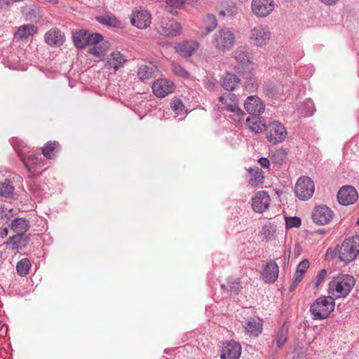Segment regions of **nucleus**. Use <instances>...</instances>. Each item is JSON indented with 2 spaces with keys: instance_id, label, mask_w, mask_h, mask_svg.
Here are the masks:
<instances>
[{
  "instance_id": "nucleus-1",
  "label": "nucleus",
  "mask_w": 359,
  "mask_h": 359,
  "mask_svg": "<svg viewBox=\"0 0 359 359\" xmlns=\"http://www.w3.org/2000/svg\"><path fill=\"white\" fill-rule=\"evenodd\" d=\"M355 284L353 276L341 273L333 277L328 284V293L333 298H345L352 290Z\"/></svg>"
},
{
  "instance_id": "nucleus-2",
  "label": "nucleus",
  "mask_w": 359,
  "mask_h": 359,
  "mask_svg": "<svg viewBox=\"0 0 359 359\" xmlns=\"http://www.w3.org/2000/svg\"><path fill=\"white\" fill-rule=\"evenodd\" d=\"M335 302L333 297L322 296L314 301L310 306L309 311L312 319L322 320L327 318L334 310Z\"/></svg>"
},
{
  "instance_id": "nucleus-3",
  "label": "nucleus",
  "mask_w": 359,
  "mask_h": 359,
  "mask_svg": "<svg viewBox=\"0 0 359 359\" xmlns=\"http://www.w3.org/2000/svg\"><path fill=\"white\" fill-rule=\"evenodd\" d=\"M235 39L234 33L229 28L223 27L213 34L212 44L219 52L225 53L234 46Z\"/></svg>"
},
{
  "instance_id": "nucleus-4",
  "label": "nucleus",
  "mask_w": 359,
  "mask_h": 359,
  "mask_svg": "<svg viewBox=\"0 0 359 359\" xmlns=\"http://www.w3.org/2000/svg\"><path fill=\"white\" fill-rule=\"evenodd\" d=\"M359 253V236L346 238L341 243L339 250L338 257L341 262L346 264L354 260Z\"/></svg>"
},
{
  "instance_id": "nucleus-5",
  "label": "nucleus",
  "mask_w": 359,
  "mask_h": 359,
  "mask_svg": "<svg viewBox=\"0 0 359 359\" xmlns=\"http://www.w3.org/2000/svg\"><path fill=\"white\" fill-rule=\"evenodd\" d=\"M13 147L30 175H34L37 168L43 165V161L40 154H28L29 152V148L26 146L20 147V145H14Z\"/></svg>"
},
{
  "instance_id": "nucleus-6",
  "label": "nucleus",
  "mask_w": 359,
  "mask_h": 359,
  "mask_svg": "<svg viewBox=\"0 0 359 359\" xmlns=\"http://www.w3.org/2000/svg\"><path fill=\"white\" fill-rule=\"evenodd\" d=\"M219 101L224 105L226 110L233 114L231 118L234 121L240 122L243 119L245 113L238 105L239 99L236 95L230 93H226L220 96Z\"/></svg>"
},
{
  "instance_id": "nucleus-7",
  "label": "nucleus",
  "mask_w": 359,
  "mask_h": 359,
  "mask_svg": "<svg viewBox=\"0 0 359 359\" xmlns=\"http://www.w3.org/2000/svg\"><path fill=\"white\" fill-rule=\"evenodd\" d=\"M73 41L76 48L83 49L86 46L100 42L103 39L102 34L98 33H90L86 29H80L73 34Z\"/></svg>"
},
{
  "instance_id": "nucleus-8",
  "label": "nucleus",
  "mask_w": 359,
  "mask_h": 359,
  "mask_svg": "<svg viewBox=\"0 0 359 359\" xmlns=\"http://www.w3.org/2000/svg\"><path fill=\"white\" fill-rule=\"evenodd\" d=\"M155 29L165 36H176L182 33V26L173 18H162L155 25Z\"/></svg>"
},
{
  "instance_id": "nucleus-9",
  "label": "nucleus",
  "mask_w": 359,
  "mask_h": 359,
  "mask_svg": "<svg viewBox=\"0 0 359 359\" xmlns=\"http://www.w3.org/2000/svg\"><path fill=\"white\" fill-rule=\"evenodd\" d=\"M265 130L267 140L273 144L283 142L287 135L286 128L279 121L270 123Z\"/></svg>"
},
{
  "instance_id": "nucleus-10",
  "label": "nucleus",
  "mask_w": 359,
  "mask_h": 359,
  "mask_svg": "<svg viewBox=\"0 0 359 359\" xmlns=\"http://www.w3.org/2000/svg\"><path fill=\"white\" fill-rule=\"evenodd\" d=\"M315 190L313 181L309 177H301L297 180L294 191L296 196L301 201H306L312 197Z\"/></svg>"
},
{
  "instance_id": "nucleus-11",
  "label": "nucleus",
  "mask_w": 359,
  "mask_h": 359,
  "mask_svg": "<svg viewBox=\"0 0 359 359\" xmlns=\"http://www.w3.org/2000/svg\"><path fill=\"white\" fill-rule=\"evenodd\" d=\"M233 57L236 62V68L239 72L252 70L255 68V64L250 58L248 48L238 47L233 52Z\"/></svg>"
},
{
  "instance_id": "nucleus-12",
  "label": "nucleus",
  "mask_w": 359,
  "mask_h": 359,
  "mask_svg": "<svg viewBox=\"0 0 359 359\" xmlns=\"http://www.w3.org/2000/svg\"><path fill=\"white\" fill-rule=\"evenodd\" d=\"M271 37L269 28L266 25H258L250 31V42L256 46L266 45Z\"/></svg>"
},
{
  "instance_id": "nucleus-13",
  "label": "nucleus",
  "mask_w": 359,
  "mask_h": 359,
  "mask_svg": "<svg viewBox=\"0 0 359 359\" xmlns=\"http://www.w3.org/2000/svg\"><path fill=\"white\" fill-rule=\"evenodd\" d=\"M151 20L150 13L142 7L135 8L130 16L131 24L139 29H144L149 27L151 24Z\"/></svg>"
},
{
  "instance_id": "nucleus-14",
  "label": "nucleus",
  "mask_w": 359,
  "mask_h": 359,
  "mask_svg": "<svg viewBox=\"0 0 359 359\" xmlns=\"http://www.w3.org/2000/svg\"><path fill=\"white\" fill-rule=\"evenodd\" d=\"M334 212L327 205H320L314 208L312 218L316 224H327L333 218Z\"/></svg>"
},
{
  "instance_id": "nucleus-15",
  "label": "nucleus",
  "mask_w": 359,
  "mask_h": 359,
  "mask_svg": "<svg viewBox=\"0 0 359 359\" xmlns=\"http://www.w3.org/2000/svg\"><path fill=\"white\" fill-rule=\"evenodd\" d=\"M358 198V192L352 186H344L337 193V200L343 205L353 204Z\"/></svg>"
},
{
  "instance_id": "nucleus-16",
  "label": "nucleus",
  "mask_w": 359,
  "mask_h": 359,
  "mask_svg": "<svg viewBox=\"0 0 359 359\" xmlns=\"http://www.w3.org/2000/svg\"><path fill=\"white\" fill-rule=\"evenodd\" d=\"M274 9L273 0H252V10L258 17H266Z\"/></svg>"
},
{
  "instance_id": "nucleus-17",
  "label": "nucleus",
  "mask_w": 359,
  "mask_h": 359,
  "mask_svg": "<svg viewBox=\"0 0 359 359\" xmlns=\"http://www.w3.org/2000/svg\"><path fill=\"white\" fill-rule=\"evenodd\" d=\"M175 86L173 82L165 79L156 80L152 85V91L158 97H164L172 93Z\"/></svg>"
},
{
  "instance_id": "nucleus-18",
  "label": "nucleus",
  "mask_w": 359,
  "mask_h": 359,
  "mask_svg": "<svg viewBox=\"0 0 359 359\" xmlns=\"http://www.w3.org/2000/svg\"><path fill=\"white\" fill-rule=\"evenodd\" d=\"M244 108L251 114L260 115L264 111L265 106L259 97L250 95L245 100Z\"/></svg>"
},
{
  "instance_id": "nucleus-19",
  "label": "nucleus",
  "mask_w": 359,
  "mask_h": 359,
  "mask_svg": "<svg viewBox=\"0 0 359 359\" xmlns=\"http://www.w3.org/2000/svg\"><path fill=\"white\" fill-rule=\"evenodd\" d=\"M270 201V196L266 191H258L252 198V208L255 212H263L269 208Z\"/></svg>"
},
{
  "instance_id": "nucleus-20",
  "label": "nucleus",
  "mask_w": 359,
  "mask_h": 359,
  "mask_svg": "<svg viewBox=\"0 0 359 359\" xmlns=\"http://www.w3.org/2000/svg\"><path fill=\"white\" fill-rule=\"evenodd\" d=\"M241 354V346L240 344L230 341L226 342L222 349L221 359H239Z\"/></svg>"
},
{
  "instance_id": "nucleus-21",
  "label": "nucleus",
  "mask_w": 359,
  "mask_h": 359,
  "mask_svg": "<svg viewBox=\"0 0 359 359\" xmlns=\"http://www.w3.org/2000/svg\"><path fill=\"white\" fill-rule=\"evenodd\" d=\"M29 242V236L25 234H16L10 237L4 244L12 251L24 249Z\"/></svg>"
},
{
  "instance_id": "nucleus-22",
  "label": "nucleus",
  "mask_w": 359,
  "mask_h": 359,
  "mask_svg": "<svg viewBox=\"0 0 359 359\" xmlns=\"http://www.w3.org/2000/svg\"><path fill=\"white\" fill-rule=\"evenodd\" d=\"M104 60L107 65L115 71L123 67L127 61L126 56L118 50L111 53Z\"/></svg>"
},
{
  "instance_id": "nucleus-23",
  "label": "nucleus",
  "mask_w": 359,
  "mask_h": 359,
  "mask_svg": "<svg viewBox=\"0 0 359 359\" xmlns=\"http://www.w3.org/2000/svg\"><path fill=\"white\" fill-rule=\"evenodd\" d=\"M279 273V268L278 264L271 261L265 265L262 272V278L265 283H273L278 278Z\"/></svg>"
},
{
  "instance_id": "nucleus-24",
  "label": "nucleus",
  "mask_w": 359,
  "mask_h": 359,
  "mask_svg": "<svg viewBox=\"0 0 359 359\" xmlns=\"http://www.w3.org/2000/svg\"><path fill=\"white\" fill-rule=\"evenodd\" d=\"M199 43L195 41H184L178 43L176 51L182 57H191L198 48Z\"/></svg>"
},
{
  "instance_id": "nucleus-25",
  "label": "nucleus",
  "mask_w": 359,
  "mask_h": 359,
  "mask_svg": "<svg viewBox=\"0 0 359 359\" xmlns=\"http://www.w3.org/2000/svg\"><path fill=\"white\" fill-rule=\"evenodd\" d=\"M44 37L45 41L50 46H60L65 41L64 34L57 29L49 30Z\"/></svg>"
},
{
  "instance_id": "nucleus-26",
  "label": "nucleus",
  "mask_w": 359,
  "mask_h": 359,
  "mask_svg": "<svg viewBox=\"0 0 359 359\" xmlns=\"http://www.w3.org/2000/svg\"><path fill=\"white\" fill-rule=\"evenodd\" d=\"M8 226L17 234H25L30 228V222L25 218L16 217L11 221Z\"/></svg>"
},
{
  "instance_id": "nucleus-27",
  "label": "nucleus",
  "mask_w": 359,
  "mask_h": 359,
  "mask_svg": "<svg viewBox=\"0 0 359 359\" xmlns=\"http://www.w3.org/2000/svg\"><path fill=\"white\" fill-rule=\"evenodd\" d=\"M245 331L250 335L257 337L262 331V323L259 318H250L246 325Z\"/></svg>"
},
{
  "instance_id": "nucleus-28",
  "label": "nucleus",
  "mask_w": 359,
  "mask_h": 359,
  "mask_svg": "<svg viewBox=\"0 0 359 359\" xmlns=\"http://www.w3.org/2000/svg\"><path fill=\"white\" fill-rule=\"evenodd\" d=\"M241 80L238 76L232 73H226L222 79V86L226 90H233L239 84Z\"/></svg>"
},
{
  "instance_id": "nucleus-29",
  "label": "nucleus",
  "mask_w": 359,
  "mask_h": 359,
  "mask_svg": "<svg viewBox=\"0 0 359 359\" xmlns=\"http://www.w3.org/2000/svg\"><path fill=\"white\" fill-rule=\"evenodd\" d=\"M245 79V89L249 93L256 91L259 87L258 79L252 74L251 70L243 72Z\"/></svg>"
},
{
  "instance_id": "nucleus-30",
  "label": "nucleus",
  "mask_w": 359,
  "mask_h": 359,
  "mask_svg": "<svg viewBox=\"0 0 359 359\" xmlns=\"http://www.w3.org/2000/svg\"><path fill=\"white\" fill-rule=\"evenodd\" d=\"M110 45L109 41L103 39L100 42L93 43L92 47L88 49V53L95 57H100L109 49Z\"/></svg>"
},
{
  "instance_id": "nucleus-31",
  "label": "nucleus",
  "mask_w": 359,
  "mask_h": 359,
  "mask_svg": "<svg viewBox=\"0 0 359 359\" xmlns=\"http://www.w3.org/2000/svg\"><path fill=\"white\" fill-rule=\"evenodd\" d=\"M156 72V68L151 65H140L138 68L137 76L142 81L145 82L153 78Z\"/></svg>"
},
{
  "instance_id": "nucleus-32",
  "label": "nucleus",
  "mask_w": 359,
  "mask_h": 359,
  "mask_svg": "<svg viewBox=\"0 0 359 359\" xmlns=\"http://www.w3.org/2000/svg\"><path fill=\"white\" fill-rule=\"evenodd\" d=\"M222 289L230 294H238L242 288L239 278H230L227 280V284H222Z\"/></svg>"
},
{
  "instance_id": "nucleus-33",
  "label": "nucleus",
  "mask_w": 359,
  "mask_h": 359,
  "mask_svg": "<svg viewBox=\"0 0 359 359\" xmlns=\"http://www.w3.org/2000/svg\"><path fill=\"white\" fill-rule=\"evenodd\" d=\"M15 194V188L13 182L9 180H5L0 182V196L5 198H13Z\"/></svg>"
},
{
  "instance_id": "nucleus-34",
  "label": "nucleus",
  "mask_w": 359,
  "mask_h": 359,
  "mask_svg": "<svg viewBox=\"0 0 359 359\" xmlns=\"http://www.w3.org/2000/svg\"><path fill=\"white\" fill-rule=\"evenodd\" d=\"M249 183L252 187H257L264 182V177L263 175V171L261 169L258 168H255V169L250 168L249 170Z\"/></svg>"
},
{
  "instance_id": "nucleus-35",
  "label": "nucleus",
  "mask_w": 359,
  "mask_h": 359,
  "mask_svg": "<svg viewBox=\"0 0 359 359\" xmlns=\"http://www.w3.org/2000/svg\"><path fill=\"white\" fill-rule=\"evenodd\" d=\"M37 31V28L34 25H24L20 26L15 35L20 39H25L34 34Z\"/></svg>"
},
{
  "instance_id": "nucleus-36",
  "label": "nucleus",
  "mask_w": 359,
  "mask_h": 359,
  "mask_svg": "<svg viewBox=\"0 0 359 359\" xmlns=\"http://www.w3.org/2000/svg\"><path fill=\"white\" fill-rule=\"evenodd\" d=\"M187 0H166L165 10L172 15L177 14V10L181 9Z\"/></svg>"
},
{
  "instance_id": "nucleus-37",
  "label": "nucleus",
  "mask_w": 359,
  "mask_h": 359,
  "mask_svg": "<svg viewBox=\"0 0 359 359\" xmlns=\"http://www.w3.org/2000/svg\"><path fill=\"white\" fill-rule=\"evenodd\" d=\"M217 26V20L216 17L212 14H208L204 19V29L205 32H203L204 35H207L212 32Z\"/></svg>"
},
{
  "instance_id": "nucleus-38",
  "label": "nucleus",
  "mask_w": 359,
  "mask_h": 359,
  "mask_svg": "<svg viewBox=\"0 0 359 359\" xmlns=\"http://www.w3.org/2000/svg\"><path fill=\"white\" fill-rule=\"evenodd\" d=\"M59 146L57 142H48L43 147V155L47 158H52L57 152V147Z\"/></svg>"
},
{
  "instance_id": "nucleus-39",
  "label": "nucleus",
  "mask_w": 359,
  "mask_h": 359,
  "mask_svg": "<svg viewBox=\"0 0 359 359\" xmlns=\"http://www.w3.org/2000/svg\"><path fill=\"white\" fill-rule=\"evenodd\" d=\"M31 263L27 258H24L20 260L16 265L17 273L21 276H26L30 270Z\"/></svg>"
},
{
  "instance_id": "nucleus-40",
  "label": "nucleus",
  "mask_w": 359,
  "mask_h": 359,
  "mask_svg": "<svg viewBox=\"0 0 359 359\" xmlns=\"http://www.w3.org/2000/svg\"><path fill=\"white\" fill-rule=\"evenodd\" d=\"M246 122L251 130L253 132L259 133L262 132L264 129L265 130V125L262 124L261 121L257 117H253L252 118L248 117L246 119Z\"/></svg>"
},
{
  "instance_id": "nucleus-41",
  "label": "nucleus",
  "mask_w": 359,
  "mask_h": 359,
  "mask_svg": "<svg viewBox=\"0 0 359 359\" xmlns=\"http://www.w3.org/2000/svg\"><path fill=\"white\" fill-rule=\"evenodd\" d=\"M96 20L102 24L111 27H117L118 26V21L115 17L111 16H98Z\"/></svg>"
},
{
  "instance_id": "nucleus-42",
  "label": "nucleus",
  "mask_w": 359,
  "mask_h": 359,
  "mask_svg": "<svg viewBox=\"0 0 359 359\" xmlns=\"http://www.w3.org/2000/svg\"><path fill=\"white\" fill-rule=\"evenodd\" d=\"M171 108L177 115H184L187 113L185 106L179 98H174L171 103Z\"/></svg>"
},
{
  "instance_id": "nucleus-43",
  "label": "nucleus",
  "mask_w": 359,
  "mask_h": 359,
  "mask_svg": "<svg viewBox=\"0 0 359 359\" xmlns=\"http://www.w3.org/2000/svg\"><path fill=\"white\" fill-rule=\"evenodd\" d=\"M276 229L273 226L264 225L262 229V236L267 241L272 240L275 237Z\"/></svg>"
},
{
  "instance_id": "nucleus-44",
  "label": "nucleus",
  "mask_w": 359,
  "mask_h": 359,
  "mask_svg": "<svg viewBox=\"0 0 359 359\" xmlns=\"http://www.w3.org/2000/svg\"><path fill=\"white\" fill-rule=\"evenodd\" d=\"M287 153L283 149H279L274 152V154L271 156V160L273 162L276 163L278 165H282L285 157Z\"/></svg>"
},
{
  "instance_id": "nucleus-45",
  "label": "nucleus",
  "mask_w": 359,
  "mask_h": 359,
  "mask_svg": "<svg viewBox=\"0 0 359 359\" xmlns=\"http://www.w3.org/2000/svg\"><path fill=\"white\" fill-rule=\"evenodd\" d=\"M236 6L233 2H227L225 9L219 11V15L222 16H230L233 15L236 13Z\"/></svg>"
},
{
  "instance_id": "nucleus-46",
  "label": "nucleus",
  "mask_w": 359,
  "mask_h": 359,
  "mask_svg": "<svg viewBox=\"0 0 359 359\" xmlns=\"http://www.w3.org/2000/svg\"><path fill=\"white\" fill-rule=\"evenodd\" d=\"M172 69L173 73L179 76L188 77L189 73L179 63L173 62L172 63Z\"/></svg>"
},
{
  "instance_id": "nucleus-47",
  "label": "nucleus",
  "mask_w": 359,
  "mask_h": 359,
  "mask_svg": "<svg viewBox=\"0 0 359 359\" xmlns=\"http://www.w3.org/2000/svg\"><path fill=\"white\" fill-rule=\"evenodd\" d=\"M287 331L283 329V328H281L277 335H276V344H277V346L278 348H282L283 346V345L285 344L286 340H287Z\"/></svg>"
},
{
  "instance_id": "nucleus-48",
  "label": "nucleus",
  "mask_w": 359,
  "mask_h": 359,
  "mask_svg": "<svg viewBox=\"0 0 359 359\" xmlns=\"http://www.w3.org/2000/svg\"><path fill=\"white\" fill-rule=\"evenodd\" d=\"M12 217V210H8L3 207H0V219L2 222L7 223Z\"/></svg>"
},
{
  "instance_id": "nucleus-49",
  "label": "nucleus",
  "mask_w": 359,
  "mask_h": 359,
  "mask_svg": "<svg viewBox=\"0 0 359 359\" xmlns=\"http://www.w3.org/2000/svg\"><path fill=\"white\" fill-rule=\"evenodd\" d=\"M302 224L301 219L297 217H292L286 219V228L299 227Z\"/></svg>"
},
{
  "instance_id": "nucleus-50",
  "label": "nucleus",
  "mask_w": 359,
  "mask_h": 359,
  "mask_svg": "<svg viewBox=\"0 0 359 359\" xmlns=\"http://www.w3.org/2000/svg\"><path fill=\"white\" fill-rule=\"evenodd\" d=\"M304 274L295 271L291 285L289 287V291L292 292L294 290L297 285L302 281Z\"/></svg>"
},
{
  "instance_id": "nucleus-51",
  "label": "nucleus",
  "mask_w": 359,
  "mask_h": 359,
  "mask_svg": "<svg viewBox=\"0 0 359 359\" xmlns=\"http://www.w3.org/2000/svg\"><path fill=\"white\" fill-rule=\"evenodd\" d=\"M203 84L207 89L212 90L217 87V81L214 78L206 77L203 80Z\"/></svg>"
},
{
  "instance_id": "nucleus-52",
  "label": "nucleus",
  "mask_w": 359,
  "mask_h": 359,
  "mask_svg": "<svg viewBox=\"0 0 359 359\" xmlns=\"http://www.w3.org/2000/svg\"><path fill=\"white\" fill-rule=\"evenodd\" d=\"M305 108L307 110L305 111V115L310 116H312L316 110L314 104L311 99H306L304 102Z\"/></svg>"
},
{
  "instance_id": "nucleus-53",
  "label": "nucleus",
  "mask_w": 359,
  "mask_h": 359,
  "mask_svg": "<svg viewBox=\"0 0 359 359\" xmlns=\"http://www.w3.org/2000/svg\"><path fill=\"white\" fill-rule=\"evenodd\" d=\"M309 261L308 259H304L300 262L297 266L296 271L298 273L304 274L309 266Z\"/></svg>"
},
{
  "instance_id": "nucleus-54",
  "label": "nucleus",
  "mask_w": 359,
  "mask_h": 359,
  "mask_svg": "<svg viewBox=\"0 0 359 359\" xmlns=\"http://www.w3.org/2000/svg\"><path fill=\"white\" fill-rule=\"evenodd\" d=\"M327 274V271L325 269L320 271L319 273L318 274V276L316 277V280L315 283L316 287H318V286H320L322 284V283L325 279Z\"/></svg>"
},
{
  "instance_id": "nucleus-55",
  "label": "nucleus",
  "mask_w": 359,
  "mask_h": 359,
  "mask_svg": "<svg viewBox=\"0 0 359 359\" xmlns=\"http://www.w3.org/2000/svg\"><path fill=\"white\" fill-rule=\"evenodd\" d=\"M290 247L285 248V250L284 251L283 255V260L284 263H288L290 261Z\"/></svg>"
},
{
  "instance_id": "nucleus-56",
  "label": "nucleus",
  "mask_w": 359,
  "mask_h": 359,
  "mask_svg": "<svg viewBox=\"0 0 359 359\" xmlns=\"http://www.w3.org/2000/svg\"><path fill=\"white\" fill-rule=\"evenodd\" d=\"M258 162L264 168H268L270 165L269 160L267 158L262 157L259 159Z\"/></svg>"
},
{
  "instance_id": "nucleus-57",
  "label": "nucleus",
  "mask_w": 359,
  "mask_h": 359,
  "mask_svg": "<svg viewBox=\"0 0 359 359\" xmlns=\"http://www.w3.org/2000/svg\"><path fill=\"white\" fill-rule=\"evenodd\" d=\"M11 4L10 0H0V8L2 9L6 6H9Z\"/></svg>"
},
{
  "instance_id": "nucleus-58",
  "label": "nucleus",
  "mask_w": 359,
  "mask_h": 359,
  "mask_svg": "<svg viewBox=\"0 0 359 359\" xmlns=\"http://www.w3.org/2000/svg\"><path fill=\"white\" fill-rule=\"evenodd\" d=\"M320 1L325 4L330 5L332 4H335L338 0H320Z\"/></svg>"
},
{
  "instance_id": "nucleus-59",
  "label": "nucleus",
  "mask_w": 359,
  "mask_h": 359,
  "mask_svg": "<svg viewBox=\"0 0 359 359\" xmlns=\"http://www.w3.org/2000/svg\"><path fill=\"white\" fill-rule=\"evenodd\" d=\"M8 226H6L3 229V231L1 232L2 234H4L5 236H6L8 235Z\"/></svg>"
},
{
  "instance_id": "nucleus-60",
  "label": "nucleus",
  "mask_w": 359,
  "mask_h": 359,
  "mask_svg": "<svg viewBox=\"0 0 359 359\" xmlns=\"http://www.w3.org/2000/svg\"><path fill=\"white\" fill-rule=\"evenodd\" d=\"M46 2L50 3L52 4H57L58 3V0H45Z\"/></svg>"
},
{
  "instance_id": "nucleus-61",
  "label": "nucleus",
  "mask_w": 359,
  "mask_h": 359,
  "mask_svg": "<svg viewBox=\"0 0 359 359\" xmlns=\"http://www.w3.org/2000/svg\"><path fill=\"white\" fill-rule=\"evenodd\" d=\"M11 1H13V2H21V1H23L24 0H10Z\"/></svg>"
},
{
  "instance_id": "nucleus-62",
  "label": "nucleus",
  "mask_w": 359,
  "mask_h": 359,
  "mask_svg": "<svg viewBox=\"0 0 359 359\" xmlns=\"http://www.w3.org/2000/svg\"><path fill=\"white\" fill-rule=\"evenodd\" d=\"M357 224H359V217L357 219Z\"/></svg>"
}]
</instances>
